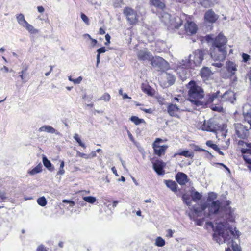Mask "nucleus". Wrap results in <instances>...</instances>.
<instances>
[{
	"label": "nucleus",
	"mask_w": 251,
	"mask_h": 251,
	"mask_svg": "<svg viewBox=\"0 0 251 251\" xmlns=\"http://www.w3.org/2000/svg\"><path fill=\"white\" fill-rule=\"evenodd\" d=\"M182 199L184 203L187 206H190L191 204V199L190 196L187 194H184L182 196Z\"/></svg>",
	"instance_id": "nucleus-28"
},
{
	"label": "nucleus",
	"mask_w": 251,
	"mask_h": 251,
	"mask_svg": "<svg viewBox=\"0 0 251 251\" xmlns=\"http://www.w3.org/2000/svg\"><path fill=\"white\" fill-rule=\"evenodd\" d=\"M141 110L143 111L146 113H152L153 110L151 108L149 109H145V108H141Z\"/></svg>",
	"instance_id": "nucleus-54"
},
{
	"label": "nucleus",
	"mask_w": 251,
	"mask_h": 251,
	"mask_svg": "<svg viewBox=\"0 0 251 251\" xmlns=\"http://www.w3.org/2000/svg\"><path fill=\"white\" fill-rule=\"evenodd\" d=\"M212 74L208 67H203L200 71V75L203 80H208Z\"/></svg>",
	"instance_id": "nucleus-18"
},
{
	"label": "nucleus",
	"mask_w": 251,
	"mask_h": 251,
	"mask_svg": "<svg viewBox=\"0 0 251 251\" xmlns=\"http://www.w3.org/2000/svg\"><path fill=\"white\" fill-rule=\"evenodd\" d=\"M37 10L39 13H43L44 11V8L42 6H38Z\"/></svg>",
	"instance_id": "nucleus-59"
},
{
	"label": "nucleus",
	"mask_w": 251,
	"mask_h": 251,
	"mask_svg": "<svg viewBox=\"0 0 251 251\" xmlns=\"http://www.w3.org/2000/svg\"><path fill=\"white\" fill-rule=\"evenodd\" d=\"M163 142V140L162 139L157 138L152 143L153 153L158 157L164 155L168 148V146L167 145H160V143Z\"/></svg>",
	"instance_id": "nucleus-6"
},
{
	"label": "nucleus",
	"mask_w": 251,
	"mask_h": 251,
	"mask_svg": "<svg viewBox=\"0 0 251 251\" xmlns=\"http://www.w3.org/2000/svg\"><path fill=\"white\" fill-rule=\"evenodd\" d=\"M185 31L187 34L191 35L196 33L198 27L193 22L187 21L184 25Z\"/></svg>",
	"instance_id": "nucleus-14"
},
{
	"label": "nucleus",
	"mask_w": 251,
	"mask_h": 251,
	"mask_svg": "<svg viewBox=\"0 0 251 251\" xmlns=\"http://www.w3.org/2000/svg\"><path fill=\"white\" fill-rule=\"evenodd\" d=\"M111 170H112L113 174H114L116 176H118L117 170H116V169L115 168V167H113L112 168Z\"/></svg>",
	"instance_id": "nucleus-63"
},
{
	"label": "nucleus",
	"mask_w": 251,
	"mask_h": 251,
	"mask_svg": "<svg viewBox=\"0 0 251 251\" xmlns=\"http://www.w3.org/2000/svg\"><path fill=\"white\" fill-rule=\"evenodd\" d=\"M16 19L18 23L23 26H24L25 24L27 23V21L25 20L23 14H18L16 16Z\"/></svg>",
	"instance_id": "nucleus-29"
},
{
	"label": "nucleus",
	"mask_w": 251,
	"mask_h": 251,
	"mask_svg": "<svg viewBox=\"0 0 251 251\" xmlns=\"http://www.w3.org/2000/svg\"><path fill=\"white\" fill-rule=\"evenodd\" d=\"M243 159L245 161V162L250 164V165H251V158H250L249 156L248 155H244L243 156Z\"/></svg>",
	"instance_id": "nucleus-48"
},
{
	"label": "nucleus",
	"mask_w": 251,
	"mask_h": 251,
	"mask_svg": "<svg viewBox=\"0 0 251 251\" xmlns=\"http://www.w3.org/2000/svg\"><path fill=\"white\" fill-rule=\"evenodd\" d=\"M39 131L40 132L45 131L48 133H53L55 132V130L50 126H44L39 128Z\"/></svg>",
	"instance_id": "nucleus-26"
},
{
	"label": "nucleus",
	"mask_w": 251,
	"mask_h": 251,
	"mask_svg": "<svg viewBox=\"0 0 251 251\" xmlns=\"http://www.w3.org/2000/svg\"><path fill=\"white\" fill-rule=\"evenodd\" d=\"M111 96L107 93H105L100 98L98 99L99 100H103L105 101H109L110 100Z\"/></svg>",
	"instance_id": "nucleus-41"
},
{
	"label": "nucleus",
	"mask_w": 251,
	"mask_h": 251,
	"mask_svg": "<svg viewBox=\"0 0 251 251\" xmlns=\"http://www.w3.org/2000/svg\"><path fill=\"white\" fill-rule=\"evenodd\" d=\"M167 111L168 114L171 117L179 118V114L180 109L178 106L175 104L169 103L167 107Z\"/></svg>",
	"instance_id": "nucleus-12"
},
{
	"label": "nucleus",
	"mask_w": 251,
	"mask_h": 251,
	"mask_svg": "<svg viewBox=\"0 0 251 251\" xmlns=\"http://www.w3.org/2000/svg\"><path fill=\"white\" fill-rule=\"evenodd\" d=\"M217 194L213 192H209L208 194V197L207 198V201L208 202H212L215 201L214 200L217 198Z\"/></svg>",
	"instance_id": "nucleus-31"
},
{
	"label": "nucleus",
	"mask_w": 251,
	"mask_h": 251,
	"mask_svg": "<svg viewBox=\"0 0 251 251\" xmlns=\"http://www.w3.org/2000/svg\"><path fill=\"white\" fill-rule=\"evenodd\" d=\"M242 57L244 62H247L250 59V56L245 53H242Z\"/></svg>",
	"instance_id": "nucleus-45"
},
{
	"label": "nucleus",
	"mask_w": 251,
	"mask_h": 251,
	"mask_svg": "<svg viewBox=\"0 0 251 251\" xmlns=\"http://www.w3.org/2000/svg\"><path fill=\"white\" fill-rule=\"evenodd\" d=\"M105 33V30L102 28H100L99 29V34L100 35H103Z\"/></svg>",
	"instance_id": "nucleus-62"
},
{
	"label": "nucleus",
	"mask_w": 251,
	"mask_h": 251,
	"mask_svg": "<svg viewBox=\"0 0 251 251\" xmlns=\"http://www.w3.org/2000/svg\"><path fill=\"white\" fill-rule=\"evenodd\" d=\"M123 14L131 25H134L138 22L139 15L136 11L133 8L126 6L123 9Z\"/></svg>",
	"instance_id": "nucleus-5"
},
{
	"label": "nucleus",
	"mask_w": 251,
	"mask_h": 251,
	"mask_svg": "<svg viewBox=\"0 0 251 251\" xmlns=\"http://www.w3.org/2000/svg\"><path fill=\"white\" fill-rule=\"evenodd\" d=\"M28 68V65H25L23 66L22 71L19 73V75L23 83L27 82L28 79L27 74Z\"/></svg>",
	"instance_id": "nucleus-19"
},
{
	"label": "nucleus",
	"mask_w": 251,
	"mask_h": 251,
	"mask_svg": "<svg viewBox=\"0 0 251 251\" xmlns=\"http://www.w3.org/2000/svg\"><path fill=\"white\" fill-rule=\"evenodd\" d=\"M167 236L169 238H170V237H172L173 236V231L169 229H168L167 231Z\"/></svg>",
	"instance_id": "nucleus-56"
},
{
	"label": "nucleus",
	"mask_w": 251,
	"mask_h": 251,
	"mask_svg": "<svg viewBox=\"0 0 251 251\" xmlns=\"http://www.w3.org/2000/svg\"><path fill=\"white\" fill-rule=\"evenodd\" d=\"M175 179L180 185H185L189 181L187 175L182 172L177 173L175 176Z\"/></svg>",
	"instance_id": "nucleus-16"
},
{
	"label": "nucleus",
	"mask_w": 251,
	"mask_h": 251,
	"mask_svg": "<svg viewBox=\"0 0 251 251\" xmlns=\"http://www.w3.org/2000/svg\"><path fill=\"white\" fill-rule=\"evenodd\" d=\"M80 16H81V18L82 20H83V21L87 25H89L90 24V23H89V18H88V17L83 13H81Z\"/></svg>",
	"instance_id": "nucleus-43"
},
{
	"label": "nucleus",
	"mask_w": 251,
	"mask_h": 251,
	"mask_svg": "<svg viewBox=\"0 0 251 251\" xmlns=\"http://www.w3.org/2000/svg\"><path fill=\"white\" fill-rule=\"evenodd\" d=\"M192 199L194 201H200L202 198V195L198 191H192L191 193Z\"/></svg>",
	"instance_id": "nucleus-27"
},
{
	"label": "nucleus",
	"mask_w": 251,
	"mask_h": 251,
	"mask_svg": "<svg viewBox=\"0 0 251 251\" xmlns=\"http://www.w3.org/2000/svg\"><path fill=\"white\" fill-rule=\"evenodd\" d=\"M166 166V163L162 160L156 159L153 163V168L158 175H164L165 173L164 168Z\"/></svg>",
	"instance_id": "nucleus-11"
},
{
	"label": "nucleus",
	"mask_w": 251,
	"mask_h": 251,
	"mask_svg": "<svg viewBox=\"0 0 251 251\" xmlns=\"http://www.w3.org/2000/svg\"><path fill=\"white\" fill-rule=\"evenodd\" d=\"M221 92L219 90L217 91L216 92L209 94L208 96L207 101L209 103H212L215 100L220 98Z\"/></svg>",
	"instance_id": "nucleus-21"
},
{
	"label": "nucleus",
	"mask_w": 251,
	"mask_h": 251,
	"mask_svg": "<svg viewBox=\"0 0 251 251\" xmlns=\"http://www.w3.org/2000/svg\"><path fill=\"white\" fill-rule=\"evenodd\" d=\"M217 125L215 123L213 119L204 120L201 126V129L203 131L216 132L217 130Z\"/></svg>",
	"instance_id": "nucleus-9"
},
{
	"label": "nucleus",
	"mask_w": 251,
	"mask_h": 251,
	"mask_svg": "<svg viewBox=\"0 0 251 251\" xmlns=\"http://www.w3.org/2000/svg\"><path fill=\"white\" fill-rule=\"evenodd\" d=\"M208 204L204 203L201 205V212L204 211L207 207L208 208Z\"/></svg>",
	"instance_id": "nucleus-50"
},
{
	"label": "nucleus",
	"mask_w": 251,
	"mask_h": 251,
	"mask_svg": "<svg viewBox=\"0 0 251 251\" xmlns=\"http://www.w3.org/2000/svg\"><path fill=\"white\" fill-rule=\"evenodd\" d=\"M110 38H111V37L108 34H107L105 35V39L107 41V42L105 43L106 45H108L110 43Z\"/></svg>",
	"instance_id": "nucleus-55"
},
{
	"label": "nucleus",
	"mask_w": 251,
	"mask_h": 251,
	"mask_svg": "<svg viewBox=\"0 0 251 251\" xmlns=\"http://www.w3.org/2000/svg\"><path fill=\"white\" fill-rule=\"evenodd\" d=\"M0 198L2 201H4V200H6L7 198L6 193L4 191H0Z\"/></svg>",
	"instance_id": "nucleus-47"
},
{
	"label": "nucleus",
	"mask_w": 251,
	"mask_h": 251,
	"mask_svg": "<svg viewBox=\"0 0 251 251\" xmlns=\"http://www.w3.org/2000/svg\"><path fill=\"white\" fill-rule=\"evenodd\" d=\"M36 251H48V250L43 245H40L37 247Z\"/></svg>",
	"instance_id": "nucleus-49"
},
{
	"label": "nucleus",
	"mask_w": 251,
	"mask_h": 251,
	"mask_svg": "<svg viewBox=\"0 0 251 251\" xmlns=\"http://www.w3.org/2000/svg\"><path fill=\"white\" fill-rule=\"evenodd\" d=\"M203 51L200 49L195 50L193 55H190L189 62L187 63V64L186 65L183 64V65L185 66L184 68L182 67L178 69V73L182 80L186 79L188 75L187 69L189 68L192 69L195 66H200L203 60Z\"/></svg>",
	"instance_id": "nucleus-3"
},
{
	"label": "nucleus",
	"mask_w": 251,
	"mask_h": 251,
	"mask_svg": "<svg viewBox=\"0 0 251 251\" xmlns=\"http://www.w3.org/2000/svg\"><path fill=\"white\" fill-rule=\"evenodd\" d=\"M230 203L229 201H226L225 205L224 206H221L219 200L212 201L208 204V212L205 214V216L209 218L211 215L217 214L220 211L227 212L230 214L231 213V207L229 206Z\"/></svg>",
	"instance_id": "nucleus-4"
},
{
	"label": "nucleus",
	"mask_w": 251,
	"mask_h": 251,
	"mask_svg": "<svg viewBox=\"0 0 251 251\" xmlns=\"http://www.w3.org/2000/svg\"><path fill=\"white\" fill-rule=\"evenodd\" d=\"M97 52L99 53V54H100V53H104L106 51V49L105 47H101L97 50Z\"/></svg>",
	"instance_id": "nucleus-52"
},
{
	"label": "nucleus",
	"mask_w": 251,
	"mask_h": 251,
	"mask_svg": "<svg viewBox=\"0 0 251 251\" xmlns=\"http://www.w3.org/2000/svg\"><path fill=\"white\" fill-rule=\"evenodd\" d=\"M84 200L90 203H94L96 201L95 197L93 196H86L83 198Z\"/></svg>",
	"instance_id": "nucleus-40"
},
{
	"label": "nucleus",
	"mask_w": 251,
	"mask_h": 251,
	"mask_svg": "<svg viewBox=\"0 0 251 251\" xmlns=\"http://www.w3.org/2000/svg\"><path fill=\"white\" fill-rule=\"evenodd\" d=\"M165 244V240L161 237H158L155 240V245L158 247H163Z\"/></svg>",
	"instance_id": "nucleus-32"
},
{
	"label": "nucleus",
	"mask_w": 251,
	"mask_h": 251,
	"mask_svg": "<svg viewBox=\"0 0 251 251\" xmlns=\"http://www.w3.org/2000/svg\"><path fill=\"white\" fill-rule=\"evenodd\" d=\"M194 151H196L208 152L207 151L200 148L199 146L193 144Z\"/></svg>",
	"instance_id": "nucleus-44"
},
{
	"label": "nucleus",
	"mask_w": 251,
	"mask_h": 251,
	"mask_svg": "<svg viewBox=\"0 0 251 251\" xmlns=\"http://www.w3.org/2000/svg\"><path fill=\"white\" fill-rule=\"evenodd\" d=\"M130 119L136 125H138L141 123L145 122L144 120L143 119H140L139 117L136 116H131Z\"/></svg>",
	"instance_id": "nucleus-30"
},
{
	"label": "nucleus",
	"mask_w": 251,
	"mask_h": 251,
	"mask_svg": "<svg viewBox=\"0 0 251 251\" xmlns=\"http://www.w3.org/2000/svg\"><path fill=\"white\" fill-rule=\"evenodd\" d=\"M37 202L38 204L41 206H44L47 204V201L44 197H41L38 198Z\"/></svg>",
	"instance_id": "nucleus-38"
},
{
	"label": "nucleus",
	"mask_w": 251,
	"mask_h": 251,
	"mask_svg": "<svg viewBox=\"0 0 251 251\" xmlns=\"http://www.w3.org/2000/svg\"><path fill=\"white\" fill-rule=\"evenodd\" d=\"M164 183L169 189H170L174 193L177 192V184L176 183L172 180H165Z\"/></svg>",
	"instance_id": "nucleus-20"
},
{
	"label": "nucleus",
	"mask_w": 251,
	"mask_h": 251,
	"mask_svg": "<svg viewBox=\"0 0 251 251\" xmlns=\"http://www.w3.org/2000/svg\"><path fill=\"white\" fill-rule=\"evenodd\" d=\"M141 89L143 92L149 96H152L153 95V93L152 92L151 87L148 85L142 84Z\"/></svg>",
	"instance_id": "nucleus-25"
},
{
	"label": "nucleus",
	"mask_w": 251,
	"mask_h": 251,
	"mask_svg": "<svg viewBox=\"0 0 251 251\" xmlns=\"http://www.w3.org/2000/svg\"><path fill=\"white\" fill-rule=\"evenodd\" d=\"M204 19L208 23H214L218 19V16L215 13L212 9H209L205 13Z\"/></svg>",
	"instance_id": "nucleus-15"
},
{
	"label": "nucleus",
	"mask_w": 251,
	"mask_h": 251,
	"mask_svg": "<svg viewBox=\"0 0 251 251\" xmlns=\"http://www.w3.org/2000/svg\"><path fill=\"white\" fill-rule=\"evenodd\" d=\"M65 173V170H64V168H59V171L57 172L58 175H62L64 174Z\"/></svg>",
	"instance_id": "nucleus-58"
},
{
	"label": "nucleus",
	"mask_w": 251,
	"mask_h": 251,
	"mask_svg": "<svg viewBox=\"0 0 251 251\" xmlns=\"http://www.w3.org/2000/svg\"><path fill=\"white\" fill-rule=\"evenodd\" d=\"M213 41L212 46L219 48L226 49V45L227 43L226 38L222 33L219 34L214 39H212L210 35L206 36V40Z\"/></svg>",
	"instance_id": "nucleus-8"
},
{
	"label": "nucleus",
	"mask_w": 251,
	"mask_h": 251,
	"mask_svg": "<svg viewBox=\"0 0 251 251\" xmlns=\"http://www.w3.org/2000/svg\"><path fill=\"white\" fill-rule=\"evenodd\" d=\"M222 102H221V100H220L218 103L211 104L210 106L211 109L214 111L223 112L224 111V108L222 106Z\"/></svg>",
	"instance_id": "nucleus-22"
},
{
	"label": "nucleus",
	"mask_w": 251,
	"mask_h": 251,
	"mask_svg": "<svg viewBox=\"0 0 251 251\" xmlns=\"http://www.w3.org/2000/svg\"><path fill=\"white\" fill-rule=\"evenodd\" d=\"M232 249L233 251H241V248L237 244H234L233 242H232L231 245ZM226 251H232L231 249L229 247L226 249Z\"/></svg>",
	"instance_id": "nucleus-35"
},
{
	"label": "nucleus",
	"mask_w": 251,
	"mask_h": 251,
	"mask_svg": "<svg viewBox=\"0 0 251 251\" xmlns=\"http://www.w3.org/2000/svg\"><path fill=\"white\" fill-rule=\"evenodd\" d=\"M244 119L250 125V128L251 129V113L244 114Z\"/></svg>",
	"instance_id": "nucleus-42"
},
{
	"label": "nucleus",
	"mask_w": 251,
	"mask_h": 251,
	"mask_svg": "<svg viewBox=\"0 0 251 251\" xmlns=\"http://www.w3.org/2000/svg\"><path fill=\"white\" fill-rule=\"evenodd\" d=\"M235 100V94L231 90H228L220 96L221 102L233 103Z\"/></svg>",
	"instance_id": "nucleus-13"
},
{
	"label": "nucleus",
	"mask_w": 251,
	"mask_h": 251,
	"mask_svg": "<svg viewBox=\"0 0 251 251\" xmlns=\"http://www.w3.org/2000/svg\"><path fill=\"white\" fill-rule=\"evenodd\" d=\"M226 70L230 76L235 74L237 70V65L234 62L228 61L226 63Z\"/></svg>",
	"instance_id": "nucleus-17"
},
{
	"label": "nucleus",
	"mask_w": 251,
	"mask_h": 251,
	"mask_svg": "<svg viewBox=\"0 0 251 251\" xmlns=\"http://www.w3.org/2000/svg\"><path fill=\"white\" fill-rule=\"evenodd\" d=\"M239 236L240 232L236 227H226L222 222L217 224L213 235V239L219 244L229 242L232 238L238 239Z\"/></svg>",
	"instance_id": "nucleus-1"
},
{
	"label": "nucleus",
	"mask_w": 251,
	"mask_h": 251,
	"mask_svg": "<svg viewBox=\"0 0 251 251\" xmlns=\"http://www.w3.org/2000/svg\"><path fill=\"white\" fill-rule=\"evenodd\" d=\"M206 145L207 146L211 148L215 151H219V148L218 147V146L216 144H214L213 143V141L211 140L207 141L206 142Z\"/></svg>",
	"instance_id": "nucleus-34"
},
{
	"label": "nucleus",
	"mask_w": 251,
	"mask_h": 251,
	"mask_svg": "<svg viewBox=\"0 0 251 251\" xmlns=\"http://www.w3.org/2000/svg\"><path fill=\"white\" fill-rule=\"evenodd\" d=\"M152 5L157 7H162L164 4L160 0H150Z\"/></svg>",
	"instance_id": "nucleus-37"
},
{
	"label": "nucleus",
	"mask_w": 251,
	"mask_h": 251,
	"mask_svg": "<svg viewBox=\"0 0 251 251\" xmlns=\"http://www.w3.org/2000/svg\"><path fill=\"white\" fill-rule=\"evenodd\" d=\"M82 80V77L81 76H79L76 79H73V83L74 84H79L81 82Z\"/></svg>",
	"instance_id": "nucleus-53"
},
{
	"label": "nucleus",
	"mask_w": 251,
	"mask_h": 251,
	"mask_svg": "<svg viewBox=\"0 0 251 251\" xmlns=\"http://www.w3.org/2000/svg\"><path fill=\"white\" fill-rule=\"evenodd\" d=\"M194 220L196 221V224L197 225L201 226L203 224V222L204 221V218H202L201 219H197Z\"/></svg>",
	"instance_id": "nucleus-46"
},
{
	"label": "nucleus",
	"mask_w": 251,
	"mask_h": 251,
	"mask_svg": "<svg viewBox=\"0 0 251 251\" xmlns=\"http://www.w3.org/2000/svg\"><path fill=\"white\" fill-rule=\"evenodd\" d=\"M90 40H91V44H92L93 46H95L97 44V42H98L97 40L96 39H93V38H92Z\"/></svg>",
	"instance_id": "nucleus-60"
},
{
	"label": "nucleus",
	"mask_w": 251,
	"mask_h": 251,
	"mask_svg": "<svg viewBox=\"0 0 251 251\" xmlns=\"http://www.w3.org/2000/svg\"><path fill=\"white\" fill-rule=\"evenodd\" d=\"M74 138L76 141V142L78 143L80 146H81L84 149L86 148L85 145L81 141L78 134H75L74 136Z\"/></svg>",
	"instance_id": "nucleus-36"
},
{
	"label": "nucleus",
	"mask_w": 251,
	"mask_h": 251,
	"mask_svg": "<svg viewBox=\"0 0 251 251\" xmlns=\"http://www.w3.org/2000/svg\"><path fill=\"white\" fill-rule=\"evenodd\" d=\"M24 26L31 33H35L37 32V30L34 29V27L27 22L25 24Z\"/></svg>",
	"instance_id": "nucleus-33"
},
{
	"label": "nucleus",
	"mask_w": 251,
	"mask_h": 251,
	"mask_svg": "<svg viewBox=\"0 0 251 251\" xmlns=\"http://www.w3.org/2000/svg\"><path fill=\"white\" fill-rule=\"evenodd\" d=\"M249 79L250 81V86L251 88V70L250 71L249 73L248 74Z\"/></svg>",
	"instance_id": "nucleus-64"
},
{
	"label": "nucleus",
	"mask_w": 251,
	"mask_h": 251,
	"mask_svg": "<svg viewBox=\"0 0 251 251\" xmlns=\"http://www.w3.org/2000/svg\"><path fill=\"white\" fill-rule=\"evenodd\" d=\"M137 57L141 61H152L153 59V55L147 49L139 50L137 52Z\"/></svg>",
	"instance_id": "nucleus-10"
},
{
	"label": "nucleus",
	"mask_w": 251,
	"mask_h": 251,
	"mask_svg": "<svg viewBox=\"0 0 251 251\" xmlns=\"http://www.w3.org/2000/svg\"><path fill=\"white\" fill-rule=\"evenodd\" d=\"M42 171V165L40 163L38 164L35 167L31 169V170L28 171V174L31 175H34L37 173H39Z\"/></svg>",
	"instance_id": "nucleus-24"
},
{
	"label": "nucleus",
	"mask_w": 251,
	"mask_h": 251,
	"mask_svg": "<svg viewBox=\"0 0 251 251\" xmlns=\"http://www.w3.org/2000/svg\"><path fill=\"white\" fill-rule=\"evenodd\" d=\"M149 61L151 62V64L152 66H154L156 65V60L153 56V59H152V61L151 60V61Z\"/></svg>",
	"instance_id": "nucleus-61"
},
{
	"label": "nucleus",
	"mask_w": 251,
	"mask_h": 251,
	"mask_svg": "<svg viewBox=\"0 0 251 251\" xmlns=\"http://www.w3.org/2000/svg\"><path fill=\"white\" fill-rule=\"evenodd\" d=\"M176 155L183 156L185 157H190L191 158H192L194 157L193 153L190 152L188 150H184L181 151H179L175 153V156Z\"/></svg>",
	"instance_id": "nucleus-23"
},
{
	"label": "nucleus",
	"mask_w": 251,
	"mask_h": 251,
	"mask_svg": "<svg viewBox=\"0 0 251 251\" xmlns=\"http://www.w3.org/2000/svg\"><path fill=\"white\" fill-rule=\"evenodd\" d=\"M77 155H78V156L82 157V158H84L86 159H88L89 158V155H88L85 153H84L78 152Z\"/></svg>",
	"instance_id": "nucleus-51"
},
{
	"label": "nucleus",
	"mask_w": 251,
	"mask_h": 251,
	"mask_svg": "<svg viewBox=\"0 0 251 251\" xmlns=\"http://www.w3.org/2000/svg\"><path fill=\"white\" fill-rule=\"evenodd\" d=\"M193 212L197 216H199V213H201V208L199 209L198 208H194L193 209Z\"/></svg>",
	"instance_id": "nucleus-57"
},
{
	"label": "nucleus",
	"mask_w": 251,
	"mask_h": 251,
	"mask_svg": "<svg viewBox=\"0 0 251 251\" xmlns=\"http://www.w3.org/2000/svg\"><path fill=\"white\" fill-rule=\"evenodd\" d=\"M227 52L226 49L212 47L211 48L210 55L215 61L220 62L225 60Z\"/></svg>",
	"instance_id": "nucleus-7"
},
{
	"label": "nucleus",
	"mask_w": 251,
	"mask_h": 251,
	"mask_svg": "<svg viewBox=\"0 0 251 251\" xmlns=\"http://www.w3.org/2000/svg\"><path fill=\"white\" fill-rule=\"evenodd\" d=\"M43 163L44 165L49 169H50V168L51 167V163L46 156H44L43 157Z\"/></svg>",
	"instance_id": "nucleus-39"
},
{
	"label": "nucleus",
	"mask_w": 251,
	"mask_h": 251,
	"mask_svg": "<svg viewBox=\"0 0 251 251\" xmlns=\"http://www.w3.org/2000/svg\"><path fill=\"white\" fill-rule=\"evenodd\" d=\"M186 87L188 89V100L197 106H202L204 102L201 100L204 97L202 88L194 80H191Z\"/></svg>",
	"instance_id": "nucleus-2"
}]
</instances>
